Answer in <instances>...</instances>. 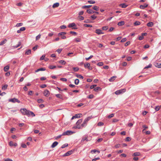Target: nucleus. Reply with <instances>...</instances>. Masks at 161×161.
Returning a JSON list of instances; mask_svg holds the SVG:
<instances>
[{"label": "nucleus", "instance_id": "obj_1", "mask_svg": "<svg viewBox=\"0 0 161 161\" xmlns=\"http://www.w3.org/2000/svg\"><path fill=\"white\" fill-rule=\"evenodd\" d=\"M126 90L125 89H122L120 90H118L115 92V93L117 95H119L123 93L126 92Z\"/></svg>", "mask_w": 161, "mask_h": 161}, {"label": "nucleus", "instance_id": "obj_2", "mask_svg": "<svg viewBox=\"0 0 161 161\" xmlns=\"http://www.w3.org/2000/svg\"><path fill=\"white\" fill-rule=\"evenodd\" d=\"M29 111L26 108H21L20 109V112L23 114L28 115L29 114Z\"/></svg>", "mask_w": 161, "mask_h": 161}, {"label": "nucleus", "instance_id": "obj_3", "mask_svg": "<svg viewBox=\"0 0 161 161\" xmlns=\"http://www.w3.org/2000/svg\"><path fill=\"white\" fill-rule=\"evenodd\" d=\"M90 140L91 139H89L88 138L87 135H85L82 137L81 140V142H83L85 141L88 142L90 141Z\"/></svg>", "mask_w": 161, "mask_h": 161}, {"label": "nucleus", "instance_id": "obj_4", "mask_svg": "<svg viewBox=\"0 0 161 161\" xmlns=\"http://www.w3.org/2000/svg\"><path fill=\"white\" fill-rule=\"evenodd\" d=\"M68 26L69 28H72V29H77V27H75L76 26V25L74 23L69 24Z\"/></svg>", "mask_w": 161, "mask_h": 161}, {"label": "nucleus", "instance_id": "obj_5", "mask_svg": "<svg viewBox=\"0 0 161 161\" xmlns=\"http://www.w3.org/2000/svg\"><path fill=\"white\" fill-rule=\"evenodd\" d=\"M73 133L74 132L71 131L67 130L66 131L64 132L63 133V135L64 136L70 135L73 134Z\"/></svg>", "mask_w": 161, "mask_h": 161}, {"label": "nucleus", "instance_id": "obj_6", "mask_svg": "<svg viewBox=\"0 0 161 161\" xmlns=\"http://www.w3.org/2000/svg\"><path fill=\"white\" fill-rule=\"evenodd\" d=\"M82 121V119H79L77 121V122H76V128L79 129V128L78 127V126H81V125L80 124L81 123Z\"/></svg>", "mask_w": 161, "mask_h": 161}, {"label": "nucleus", "instance_id": "obj_7", "mask_svg": "<svg viewBox=\"0 0 161 161\" xmlns=\"http://www.w3.org/2000/svg\"><path fill=\"white\" fill-rule=\"evenodd\" d=\"M9 102H11L13 103H15L16 102H17L18 103H19L20 102V101L19 100H18L17 99H16L15 98L10 99L9 100Z\"/></svg>", "mask_w": 161, "mask_h": 161}, {"label": "nucleus", "instance_id": "obj_8", "mask_svg": "<svg viewBox=\"0 0 161 161\" xmlns=\"http://www.w3.org/2000/svg\"><path fill=\"white\" fill-rule=\"evenodd\" d=\"M82 114H75V116H73L71 119V120L74 119L75 118H80L82 116Z\"/></svg>", "mask_w": 161, "mask_h": 161}, {"label": "nucleus", "instance_id": "obj_9", "mask_svg": "<svg viewBox=\"0 0 161 161\" xmlns=\"http://www.w3.org/2000/svg\"><path fill=\"white\" fill-rule=\"evenodd\" d=\"M90 64L89 63H87L86 64H84V67L85 68H87L89 69H92V68L90 66Z\"/></svg>", "mask_w": 161, "mask_h": 161}, {"label": "nucleus", "instance_id": "obj_10", "mask_svg": "<svg viewBox=\"0 0 161 161\" xmlns=\"http://www.w3.org/2000/svg\"><path fill=\"white\" fill-rule=\"evenodd\" d=\"M73 152V151L72 150L69 151L68 152H67L66 153H65L64 155V156H69L72 154Z\"/></svg>", "mask_w": 161, "mask_h": 161}, {"label": "nucleus", "instance_id": "obj_11", "mask_svg": "<svg viewBox=\"0 0 161 161\" xmlns=\"http://www.w3.org/2000/svg\"><path fill=\"white\" fill-rule=\"evenodd\" d=\"M44 95L46 97H48L49 95V91L47 90H45L43 92Z\"/></svg>", "mask_w": 161, "mask_h": 161}, {"label": "nucleus", "instance_id": "obj_12", "mask_svg": "<svg viewBox=\"0 0 161 161\" xmlns=\"http://www.w3.org/2000/svg\"><path fill=\"white\" fill-rule=\"evenodd\" d=\"M87 124L85 122L83 121V123L81 125V126H78V127L79 128V129H82L83 127H86V125H87Z\"/></svg>", "mask_w": 161, "mask_h": 161}, {"label": "nucleus", "instance_id": "obj_13", "mask_svg": "<svg viewBox=\"0 0 161 161\" xmlns=\"http://www.w3.org/2000/svg\"><path fill=\"white\" fill-rule=\"evenodd\" d=\"M9 145L11 147H16L17 146V144L16 143H14L12 141H10L9 142Z\"/></svg>", "mask_w": 161, "mask_h": 161}, {"label": "nucleus", "instance_id": "obj_14", "mask_svg": "<svg viewBox=\"0 0 161 161\" xmlns=\"http://www.w3.org/2000/svg\"><path fill=\"white\" fill-rule=\"evenodd\" d=\"M95 33L98 35H100L103 33L102 32V31L99 29H96L95 31Z\"/></svg>", "mask_w": 161, "mask_h": 161}, {"label": "nucleus", "instance_id": "obj_15", "mask_svg": "<svg viewBox=\"0 0 161 161\" xmlns=\"http://www.w3.org/2000/svg\"><path fill=\"white\" fill-rule=\"evenodd\" d=\"M154 65L156 67L159 68H161V63H155Z\"/></svg>", "mask_w": 161, "mask_h": 161}, {"label": "nucleus", "instance_id": "obj_16", "mask_svg": "<svg viewBox=\"0 0 161 161\" xmlns=\"http://www.w3.org/2000/svg\"><path fill=\"white\" fill-rule=\"evenodd\" d=\"M148 6V4L146 3L144 4V5H141L140 6V8L141 9H143L147 7Z\"/></svg>", "mask_w": 161, "mask_h": 161}, {"label": "nucleus", "instance_id": "obj_17", "mask_svg": "<svg viewBox=\"0 0 161 161\" xmlns=\"http://www.w3.org/2000/svg\"><path fill=\"white\" fill-rule=\"evenodd\" d=\"M58 144V142H54L51 145V147L54 148Z\"/></svg>", "mask_w": 161, "mask_h": 161}, {"label": "nucleus", "instance_id": "obj_18", "mask_svg": "<svg viewBox=\"0 0 161 161\" xmlns=\"http://www.w3.org/2000/svg\"><path fill=\"white\" fill-rule=\"evenodd\" d=\"M7 41L6 39H4L3 41L0 42V46H2L5 44Z\"/></svg>", "mask_w": 161, "mask_h": 161}, {"label": "nucleus", "instance_id": "obj_19", "mask_svg": "<svg viewBox=\"0 0 161 161\" xmlns=\"http://www.w3.org/2000/svg\"><path fill=\"white\" fill-rule=\"evenodd\" d=\"M86 12L89 14H92L94 13L95 11H93L91 9H88L87 10Z\"/></svg>", "mask_w": 161, "mask_h": 161}, {"label": "nucleus", "instance_id": "obj_20", "mask_svg": "<svg viewBox=\"0 0 161 161\" xmlns=\"http://www.w3.org/2000/svg\"><path fill=\"white\" fill-rule=\"evenodd\" d=\"M8 86V85L7 84L3 86L2 87V90L3 91L6 90Z\"/></svg>", "mask_w": 161, "mask_h": 161}, {"label": "nucleus", "instance_id": "obj_21", "mask_svg": "<svg viewBox=\"0 0 161 161\" xmlns=\"http://www.w3.org/2000/svg\"><path fill=\"white\" fill-rule=\"evenodd\" d=\"M28 114L27 115L28 116H30L31 115L32 117L35 116V114L34 113L30 111H29V114Z\"/></svg>", "mask_w": 161, "mask_h": 161}, {"label": "nucleus", "instance_id": "obj_22", "mask_svg": "<svg viewBox=\"0 0 161 161\" xmlns=\"http://www.w3.org/2000/svg\"><path fill=\"white\" fill-rule=\"evenodd\" d=\"M91 116H89L86 118L84 120V121L87 124L88 121L91 118Z\"/></svg>", "mask_w": 161, "mask_h": 161}, {"label": "nucleus", "instance_id": "obj_23", "mask_svg": "<svg viewBox=\"0 0 161 161\" xmlns=\"http://www.w3.org/2000/svg\"><path fill=\"white\" fill-rule=\"evenodd\" d=\"M147 25L148 27H152L153 25V23L152 22H149L147 24Z\"/></svg>", "mask_w": 161, "mask_h": 161}, {"label": "nucleus", "instance_id": "obj_24", "mask_svg": "<svg viewBox=\"0 0 161 161\" xmlns=\"http://www.w3.org/2000/svg\"><path fill=\"white\" fill-rule=\"evenodd\" d=\"M59 4L58 3H54L53 5V8H55L59 6Z\"/></svg>", "mask_w": 161, "mask_h": 161}, {"label": "nucleus", "instance_id": "obj_25", "mask_svg": "<svg viewBox=\"0 0 161 161\" xmlns=\"http://www.w3.org/2000/svg\"><path fill=\"white\" fill-rule=\"evenodd\" d=\"M127 5L125 3H122L119 5V6L122 8H125L127 6Z\"/></svg>", "mask_w": 161, "mask_h": 161}, {"label": "nucleus", "instance_id": "obj_26", "mask_svg": "<svg viewBox=\"0 0 161 161\" xmlns=\"http://www.w3.org/2000/svg\"><path fill=\"white\" fill-rule=\"evenodd\" d=\"M58 98H59L61 99H63V97L60 94H57L55 95Z\"/></svg>", "mask_w": 161, "mask_h": 161}, {"label": "nucleus", "instance_id": "obj_27", "mask_svg": "<svg viewBox=\"0 0 161 161\" xmlns=\"http://www.w3.org/2000/svg\"><path fill=\"white\" fill-rule=\"evenodd\" d=\"M102 89L101 87H97L95 88H94V90L95 92H97L99 91H101Z\"/></svg>", "mask_w": 161, "mask_h": 161}, {"label": "nucleus", "instance_id": "obj_28", "mask_svg": "<svg viewBox=\"0 0 161 161\" xmlns=\"http://www.w3.org/2000/svg\"><path fill=\"white\" fill-rule=\"evenodd\" d=\"M125 24V22L124 21H121L118 23V25L119 26H122Z\"/></svg>", "mask_w": 161, "mask_h": 161}, {"label": "nucleus", "instance_id": "obj_29", "mask_svg": "<svg viewBox=\"0 0 161 161\" xmlns=\"http://www.w3.org/2000/svg\"><path fill=\"white\" fill-rule=\"evenodd\" d=\"M46 70V69L45 68H40V69H37L35 71V72H38L39 71H44Z\"/></svg>", "mask_w": 161, "mask_h": 161}, {"label": "nucleus", "instance_id": "obj_30", "mask_svg": "<svg viewBox=\"0 0 161 161\" xmlns=\"http://www.w3.org/2000/svg\"><path fill=\"white\" fill-rule=\"evenodd\" d=\"M58 63L64 65H65L66 64V62L64 60H60L58 61Z\"/></svg>", "mask_w": 161, "mask_h": 161}, {"label": "nucleus", "instance_id": "obj_31", "mask_svg": "<svg viewBox=\"0 0 161 161\" xmlns=\"http://www.w3.org/2000/svg\"><path fill=\"white\" fill-rule=\"evenodd\" d=\"M9 69V66H6L4 67L3 69L5 72H7L8 71Z\"/></svg>", "mask_w": 161, "mask_h": 161}, {"label": "nucleus", "instance_id": "obj_32", "mask_svg": "<svg viewBox=\"0 0 161 161\" xmlns=\"http://www.w3.org/2000/svg\"><path fill=\"white\" fill-rule=\"evenodd\" d=\"M31 53V51L30 49H28L27 50L25 53V54L26 55H29Z\"/></svg>", "mask_w": 161, "mask_h": 161}, {"label": "nucleus", "instance_id": "obj_33", "mask_svg": "<svg viewBox=\"0 0 161 161\" xmlns=\"http://www.w3.org/2000/svg\"><path fill=\"white\" fill-rule=\"evenodd\" d=\"M140 155V153L139 152H135L133 154V156H139Z\"/></svg>", "mask_w": 161, "mask_h": 161}, {"label": "nucleus", "instance_id": "obj_34", "mask_svg": "<svg viewBox=\"0 0 161 161\" xmlns=\"http://www.w3.org/2000/svg\"><path fill=\"white\" fill-rule=\"evenodd\" d=\"M116 77L115 76H113L109 79V81L110 82L113 81L114 80V79Z\"/></svg>", "mask_w": 161, "mask_h": 161}, {"label": "nucleus", "instance_id": "obj_35", "mask_svg": "<svg viewBox=\"0 0 161 161\" xmlns=\"http://www.w3.org/2000/svg\"><path fill=\"white\" fill-rule=\"evenodd\" d=\"M96 152H97L98 153H99L100 152L99 151L96 150H92L91 151V153L92 154L95 153Z\"/></svg>", "mask_w": 161, "mask_h": 161}, {"label": "nucleus", "instance_id": "obj_36", "mask_svg": "<svg viewBox=\"0 0 161 161\" xmlns=\"http://www.w3.org/2000/svg\"><path fill=\"white\" fill-rule=\"evenodd\" d=\"M92 6V5H85L82 6V8H89Z\"/></svg>", "mask_w": 161, "mask_h": 161}, {"label": "nucleus", "instance_id": "obj_37", "mask_svg": "<svg viewBox=\"0 0 161 161\" xmlns=\"http://www.w3.org/2000/svg\"><path fill=\"white\" fill-rule=\"evenodd\" d=\"M76 77L80 79H83L84 78V77L82 76L81 75H76Z\"/></svg>", "mask_w": 161, "mask_h": 161}, {"label": "nucleus", "instance_id": "obj_38", "mask_svg": "<svg viewBox=\"0 0 161 161\" xmlns=\"http://www.w3.org/2000/svg\"><path fill=\"white\" fill-rule=\"evenodd\" d=\"M141 24L140 22L139 21H136L134 23V25H138Z\"/></svg>", "mask_w": 161, "mask_h": 161}, {"label": "nucleus", "instance_id": "obj_39", "mask_svg": "<svg viewBox=\"0 0 161 161\" xmlns=\"http://www.w3.org/2000/svg\"><path fill=\"white\" fill-rule=\"evenodd\" d=\"M56 67V66L50 65L49 66V68L51 69H53Z\"/></svg>", "mask_w": 161, "mask_h": 161}, {"label": "nucleus", "instance_id": "obj_40", "mask_svg": "<svg viewBox=\"0 0 161 161\" xmlns=\"http://www.w3.org/2000/svg\"><path fill=\"white\" fill-rule=\"evenodd\" d=\"M93 9L96 11H98L99 10V8L97 6H95L93 7Z\"/></svg>", "mask_w": 161, "mask_h": 161}, {"label": "nucleus", "instance_id": "obj_41", "mask_svg": "<svg viewBox=\"0 0 161 161\" xmlns=\"http://www.w3.org/2000/svg\"><path fill=\"white\" fill-rule=\"evenodd\" d=\"M94 97V96L93 94L90 95L87 97L89 99H92Z\"/></svg>", "mask_w": 161, "mask_h": 161}, {"label": "nucleus", "instance_id": "obj_42", "mask_svg": "<svg viewBox=\"0 0 161 161\" xmlns=\"http://www.w3.org/2000/svg\"><path fill=\"white\" fill-rule=\"evenodd\" d=\"M66 33L65 32H61L60 33H59L58 34V36H60V35H64L65 34H66Z\"/></svg>", "mask_w": 161, "mask_h": 161}, {"label": "nucleus", "instance_id": "obj_43", "mask_svg": "<svg viewBox=\"0 0 161 161\" xmlns=\"http://www.w3.org/2000/svg\"><path fill=\"white\" fill-rule=\"evenodd\" d=\"M37 101V102L39 103H42L44 102V100L42 99H38Z\"/></svg>", "mask_w": 161, "mask_h": 161}, {"label": "nucleus", "instance_id": "obj_44", "mask_svg": "<svg viewBox=\"0 0 161 161\" xmlns=\"http://www.w3.org/2000/svg\"><path fill=\"white\" fill-rule=\"evenodd\" d=\"M84 26L86 27H92V25H89V24H85L84 25Z\"/></svg>", "mask_w": 161, "mask_h": 161}, {"label": "nucleus", "instance_id": "obj_45", "mask_svg": "<svg viewBox=\"0 0 161 161\" xmlns=\"http://www.w3.org/2000/svg\"><path fill=\"white\" fill-rule=\"evenodd\" d=\"M79 82V80L78 79H76L75 81V83L76 85H78Z\"/></svg>", "mask_w": 161, "mask_h": 161}, {"label": "nucleus", "instance_id": "obj_46", "mask_svg": "<svg viewBox=\"0 0 161 161\" xmlns=\"http://www.w3.org/2000/svg\"><path fill=\"white\" fill-rule=\"evenodd\" d=\"M88 3L90 4H94L95 3V2L93 0H89L88 1Z\"/></svg>", "mask_w": 161, "mask_h": 161}, {"label": "nucleus", "instance_id": "obj_47", "mask_svg": "<svg viewBox=\"0 0 161 161\" xmlns=\"http://www.w3.org/2000/svg\"><path fill=\"white\" fill-rule=\"evenodd\" d=\"M68 146V144L67 143H65L64 144H63L61 147L62 148H64L65 147H66Z\"/></svg>", "mask_w": 161, "mask_h": 161}, {"label": "nucleus", "instance_id": "obj_48", "mask_svg": "<svg viewBox=\"0 0 161 161\" xmlns=\"http://www.w3.org/2000/svg\"><path fill=\"white\" fill-rule=\"evenodd\" d=\"M21 42H18V44L17 45H16V46H15L14 47H15V48H17L18 47H19V46H20L21 45Z\"/></svg>", "mask_w": 161, "mask_h": 161}, {"label": "nucleus", "instance_id": "obj_49", "mask_svg": "<svg viewBox=\"0 0 161 161\" xmlns=\"http://www.w3.org/2000/svg\"><path fill=\"white\" fill-rule=\"evenodd\" d=\"M108 29V27L107 26H105L103 27L102 29L103 30H106Z\"/></svg>", "mask_w": 161, "mask_h": 161}, {"label": "nucleus", "instance_id": "obj_50", "mask_svg": "<svg viewBox=\"0 0 161 161\" xmlns=\"http://www.w3.org/2000/svg\"><path fill=\"white\" fill-rule=\"evenodd\" d=\"M75 40L76 42H80L81 41V39L79 38H75Z\"/></svg>", "mask_w": 161, "mask_h": 161}, {"label": "nucleus", "instance_id": "obj_51", "mask_svg": "<svg viewBox=\"0 0 161 161\" xmlns=\"http://www.w3.org/2000/svg\"><path fill=\"white\" fill-rule=\"evenodd\" d=\"M152 64H150L146 66L144 68V69H147V68H151L152 67Z\"/></svg>", "mask_w": 161, "mask_h": 161}, {"label": "nucleus", "instance_id": "obj_52", "mask_svg": "<svg viewBox=\"0 0 161 161\" xmlns=\"http://www.w3.org/2000/svg\"><path fill=\"white\" fill-rule=\"evenodd\" d=\"M121 145L120 144H117L114 146V147L116 148H118Z\"/></svg>", "mask_w": 161, "mask_h": 161}, {"label": "nucleus", "instance_id": "obj_53", "mask_svg": "<svg viewBox=\"0 0 161 161\" xmlns=\"http://www.w3.org/2000/svg\"><path fill=\"white\" fill-rule=\"evenodd\" d=\"M22 25H23L22 23H19L17 24L16 25V26L19 27V26H22Z\"/></svg>", "mask_w": 161, "mask_h": 161}, {"label": "nucleus", "instance_id": "obj_54", "mask_svg": "<svg viewBox=\"0 0 161 161\" xmlns=\"http://www.w3.org/2000/svg\"><path fill=\"white\" fill-rule=\"evenodd\" d=\"M60 80L63 81H67V79L64 78H60Z\"/></svg>", "mask_w": 161, "mask_h": 161}, {"label": "nucleus", "instance_id": "obj_55", "mask_svg": "<svg viewBox=\"0 0 161 161\" xmlns=\"http://www.w3.org/2000/svg\"><path fill=\"white\" fill-rule=\"evenodd\" d=\"M114 114H110V115H109L108 116V118H110L113 117L114 116Z\"/></svg>", "mask_w": 161, "mask_h": 161}, {"label": "nucleus", "instance_id": "obj_56", "mask_svg": "<svg viewBox=\"0 0 161 161\" xmlns=\"http://www.w3.org/2000/svg\"><path fill=\"white\" fill-rule=\"evenodd\" d=\"M64 136L63 135V134L61 135H59L57 136H56L55 138V139L56 140H57V139L59 138H60L62 136Z\"/></svg>", "mask_w": 161, "mask_h": 161}, {"label": "nucleus", "instance_id": "obj_57", "mask_svg": "<svg viewBox=\"0 0 161 161\" xmlns=\"http://www.w3.org/2000/svg\"><path fill=\"white\" fill-rule=\"evenodd\" d=\"M131 140V138L129 137H127L126 138L125 141L127 142H129Z\"/></svg>", "mask_w": 161, "mask_h": 161}, {"label": "nucleus", "instance_id": "obj_58", "mask_svg": "<svg viewBox=\"0 0 161 161\" xmlns=\"http://www.w3.org/2000/svg\"><path fill=\"white\" fill-rule=\"evenodd\" d=\"M41 35L40 34L38 35L36 37V40H37L41 38Z\"/></svg>", "mask_w": 161, "mask_h": 161}, {"label": "nucleus", "instance_id": "obj_59", "mask_svg": "<svg viewBox=\"0 0 161 161\" xmlns=\"http://www.w3.org/2000/svg\"><path fill=\"white\" fill-rule=\"evenodd\" d=\"M160 107L159 106H156L155 107V109L156 111L159 110L160 109Z\"/></svg>", "mask_w": 161, "mask_h": 161}, {"label": "nucleus", "instance_id": "obj_60", "mask_svg": "<svg viewBox=\"0 0 161 161\" xmlns=\"http://www.w3.org/2000/svg\"><path fill=\"white\" fill-rule=\"evenodd\" d=\"M103 123L100 122L98 123L97 125L98 126H101L103 125Z\"/></svg>", "mask_w": 161, "mask_h": 161}, {"label": "nucleus", "instance_id": "obj_61", "mask_svg": "<svg viewBox=\"0 0 161 161\" xmlns=\"http://www.w3.org/2000/svg\"><path fill=\"white\" fill-rule=\"evenodd\" d=\"M103 64V62H99L97 64V65L99 66H102Z\"/></svg>", "mask_w": 161, "mask_h": 161}, {"label": "nucleus", "instance_id": "obj_62", "mask_svg": "<svg viewBox=\"0 0 161 161\" xmlns=\"http://www.w3.org/2000/svg\"><path fill=\"white\" fill-rule=\"evenodd\" d=\"M60 28L62 29H64L66 28V27L65 25H61L60 26Z\"/></svg>", "mask_w": 161, "mask_h": 161}, {"label": "nucleus", "instance_id": "obj_63", "mask_svg": "<svg viewBox=\"0 0 161 161\" xmlns=\"http://www.w3.org/2000/svg\"><path fill=\"white\" fill-rule=\"evenodd\" d=\"M91 17L93 20H94L97 18V16L93 15L91 16Z\"/></svg>", "mask_w": 161, "mask_h": 161}, {"label": "nucleus", "instance_id": "obj_64", "mask_svg": "<svg viewBox=\"0 0 161 161\" xmlns=\"http://www.w3.org/2000/svg\"><path fill=\"white\" fill-rule=\"evenodd\" d=\"M21 147L23 148H26L27 146L26 144H22Z\"/></svg>", "mask_w": 161, "mask_h": 161}]
</instances>
